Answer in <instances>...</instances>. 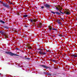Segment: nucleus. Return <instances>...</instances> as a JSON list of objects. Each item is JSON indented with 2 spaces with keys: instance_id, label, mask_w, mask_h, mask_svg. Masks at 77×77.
Listing matches in <instances>:
<instances>
[{
  "instance_id": "obj_29",
  "label": "nucleus",
  "mask_w": 77,
  "mask_h": 77,
  "mask_svg": "<svg viewBox=\"0 0 77 77\" xmlns=\"http://www.w3.org/2000/svg\"><path fill=\"white\" fill-rule=\"evenodd\" d=\"M6 36V38H8V36Z\"/></svg>"
},
{
  "instance_id": "obj_7",
  "label": "nucleus",
  "mask_w": 77,
  "mask_h": 77,
  "mask_svg": "<svg viewBox=\"0 0 77 77\" xmlns=\"http://www.w3.org/2000/svg\"><path fill=\"white\" fill-rule=\"evenodd\" d=\"M66 14L67 15H69L70 14V12H68V11H66Z\"/></svg>"
},
{
  "instance_id": "obj_17",
  "label": "nucleus",
  "mask_w": 77,
  "mask_h": 77,
  "mask_svg": "<svg viewBox=\"0 0 77 77\" xmlns=\"http://www.w3.org/2000/svg\"><path fill=\"white\" fill-rule=\"evenodd\" d=\"M51 12V13H52L53 14H55V13L53 12V11H52V12Z\"/></svg>"
},
{
  "instance_id": "obj_1",
  "label": "nucleus",
  "mask_w": 77,
  "mask_h": 77,
  "mask_svg": "<svg viewBox=\"0 0 77 77\" xmlns=\"http://www.w3.org/2000/svg\"><path fill=\"white\" fill-rule=\"evenodd\" d=\"M8 54H10V55H11V56H18V55L16 54L12 53L11 52H8Z\"/></svg>"
},
{
  "instance_id": "obj_25",
  "label": "nucleus",
  "mask_w": 77,
  "mask_h": 77,
  "mask_svg": "<svg viewBox=\"0 0 77 77\" xmlns=\"http://www.w3.org/2000/svg\"><path fill=\"white\" fill-rule=\"evenodd\" d=\"M46 51H47V52H48L49 51V50L47 51L46 50Z\"/></svg>"
},
{
  "instance_id": "obj_4",
  "label": "nucleus",
  "mask_w": 77,
  "mask_h": 77,
  "mask_svg": "<svg viewBox=\"0 0 77 77\" xmlns=\"http://www.w3.org/2000/svg\"><path fill=\"white\" fill-rule=\"evenodd\" d=\"M44 6H45V7H46V8H50V5L47 4H45Z\"/></svg>"
},
{
  "instance_id": "obj_5",
  "label": "nucleus",
  "mask_w": 77,
  "mask_h": 77,
  "mask_svg": "<svg viewBox=\"0 0 77 77\" xmlns=\"http://www.w3.org/2000/svg\"><path fill=\"white\" fill-rule=\"evenodd\" d=\"M3 6L6 7V8H9V6L8 5H7L6 3H3Z\"/></svg>"
},
{
  "instance_id": "obj_23",
  "label": "nucleus",
  "mask_w": 77,
  "mask_h": 77,
  "mask_svg": "<svg viewBox=\"0 0 77 77\" xmlns=\"http://www.w3.org/2000/svg\"><path fill=\"white\" fill-rule=\"evenodd\" d=\"M44 6H42L41 7V8H42V9H44Z\"/></svg>"
},
{
  "instance_id": "obj_2",
  "label": "nucleus",
  "mask_w": 77,
  "mask_h": 77,
  "mask_svg": "<svg viewBox=\"0 0 77 77\" xmlns=\"http://www.w3.org/2000/svg\"><path fill=\"white\" fill-rule=\"evenodd\" d=\"M56 9L57 11H59V10H62V8L60 7V6L58 5L57 7H56Z\"/></svg>"
},
{
  "instance_id": "obj_8",
  "label": "nucleus",
  "mask_w": 77,
  "mask_h": 77,
  "mask_svg": "<svg viewBox=\"0 0 77 77\" xmlns=\"http://www.w3.org/2000/svg\"><path fill=\"white\" fill-rule=\"evenodd\" d=\"M42 66L43 67V68H47V66H45L42 65Z\"/></svg>"
},
{
  "instance_id": "obj_30",
  "label": "nucleus",
  "mask_w": 77,
  "mask_h": 77,
  "mask_svg": "<svg viewBox=\"0 0 77 77\" xmlns=\"http://www.w3.org/2000/svg\"><path fill=\"white\" fill-rule=\"evenodd\" d=\"M0 75H1V73H0Z\"/></svg>"
},
{
  "instance_id": "obj_24",
  "label": "nucleus",
  "mask_w": 77,
  "mask_h": 77,
  "mask_svg": "<svg viewBox=\"0 0 77 77\" xmlns=\"http://www.w3.org/2000/svg\"><path fill=\"white\" fill-rule=\"evenodd\" d=\"M61 19H62V20H63V21H62V22H63V19L62 18H61Z\"/></svg>"
},
{
  "instance_id": "obj_16",
  "label": "nucleus",
  "mask_w": 77,
  "mask_h": 77,
  "mask_svg": "<svg viewBox=\"0 0 77 77\" xmlns=\"http://www.w3.org/2000/svg\"><path fill=\"white\" fill-rule=\"evenodd\" d=\"M0 32L1 33L2 35H3V33H4V32Z\"/></svg>"
},
{
  "instance_id": "obj_19",
  "label": "nucleus",
  "mask_w": 77,
  "mask_h": 77,
  "mask_svg": "<svg viewBox=\"0 0 77 77\" xmlns=\"http://www.w3.org/2000/svg\"><path fill=\"white\" fill-rule=\"evenodd\" d=\"M60 22V20H57V22L58 23H59Z\"/></svg>"
},
{
  "instance_id": "obj_27",
  "label": "nucleus",
  "mask_w": 77,
  "mask_h": 77,
  "mask_svg": "<svg viewBox=\"0 0 77 77\" xmlns=\"http://www.w3.org/2000/svg\"><path fill=\"white\" fill-rule=\"evenodd\" d=\"M27 59H28V60H29V59H30V58H27Z\"/></svg>"
},
{
  "instance_id": "obj_15",
  "label": "nucleus",
  "mask_w": 77,
  "mask_h": 77,
  "mask_svg": "<svg viewBox=\"0 0 77 77\" xmlns=\"http://www.w3.org/2000/svg\"><path fill=\"white\" fill-rule=\"evenodd\" d=\"M59 11H60V13H61V14H63V13L62 12V11H61L60 10H59Z\"/></svg>"
},
{
  "instance_id": "obj_11",
  "label": "nucleus",
  "mask_w": 77,
  "mask_h": 77,
  "mask_svg": "<svg viewBox=\"0 0 77 77\" xmlns=\"http://www.w3.org/2000/svg\"><path fill=\"white\" fill-rule=\"evenodd\" d=\"M56 14H57V15H60V13H59L58 12H55Z\"/></svg>"
},
{
  "instance_id": "obj_6",
  "label": "nucleus",
  "mask_w": 77,
  "mask_h": 77,
  "mask_svg": "<svg viewBox=\"0 0 77 77\" xmlns=\"http://www.w3.org/2000/svg\"><path fill=\"white\" fill-rule=\"evenodd\" d=\"M38 26H38V27L41 28L42 27L41 26H42V23H39L38 24Z\"/></svg>"
},
{
  "instance_id": "obj_26",
  "label": "nucleus",
  "mask_w": 77,
  "mask_h": 77,
  "mask_svg": "<svg viewBox=\"0 0 77 77\" xmlns=\"http://www.w3.org/2000/svg\"><path fill=\"white\" fill-rule=\"evenodd\" d=\"M38 50H40V51H41V49H38Z\"/></svg>"
},
{
  "instance_id": "obj_18",
  "label": "nucleus",
  "mask_w": 77,
  "mask_h": 77,
  "mask_svg": "<svg viewBox=\"0 0 77 77\" xmlns=\"http://www.w3.org/2000/svg\"><path fill=\"white\" fill-rule=\"evenodd\" d=\"M28 48H29V49H31V48H32V47L29 46L28 47Z\"/></svg>"
},
{
  "instance_id": "obj_12",
  "label": "nucleus",
  "mask_w": 77,
  "mask_h": 77,
  "mask_svg": "<svg viewBox=\"0 0 77 77\" xmlns=\"http://www.w3.org/2000/svg\"><path fill=\"white\" fill-rule=\"evenodd\" d=\"M36 21H37V19H34L33 20V21L34 22V23H35Z\"/></svg>"
},
{
  "instance_id": "obj_21",
  "label": "nucleus",
  "mask_w": 77,
  "mask_h": 77,
  "mask_svg": "<svg viewBox=\"0 0 77 77\" xmlns=\"http://www.w3.org/2000/svg\"><path fill=\"white\" fill-rule=\"evenodd\" d=\"M30 20V22H31L32 23L33 22V20Z\"/></svg>"
},
{
  "instance_id": "obj_28",
  "label": "nucleus",
  "mask_w": 77,
  "mask_h": 77,
  "mask_svg": "<svg viewBox=\"0 0 77 77\" xmlns=\"http://www.w3.org/2000/svg\"><path fill=\"white\" fill-rule=\"evenodd\" d=\"M16 50H18V49L17 48H16Z\"/></svg>"
},
{
  "instance_id": "obj_9",
  "label": "nucleus",
  "mask_w": 77,
  "mask_h": 77,
  "mask_svg": "<svg viewBox=\"0 0 77 77\" xmlns=\"http://www.w3.org/2000/svg\"><path fill=\"white\" fill-rule=\"evenodd\" d=\"M72 56H73L74 57H77V55L73 54L72 55Z\"/></svg>"
},
{
  "instance_id": "obj_31",
  "label": "nucleus",
  "mask_w": 77,
  "mask_h": 77,
  "mask_svg": "<svg viewBox=\"0 0 77 77\" xmlns=\"http://www.w3.org/2000/svg\"><path fill=\"white\" fill-rule=\"evenodd\" d=\"M6 28H8V27H7Z\"/></svg>"
},
{
  "instance_id": "obj_3",
  "label": "nucleus",
  "mask_w": 77,
  "mask_h": 77,
  "mask_svg": "<svg viewBox=\"0 0 77 77\" xmlns=\"http://www.w3.org/2000/svg\"><path fill=\"white\" fill-rule=\"evenodd\" d=\"M38 53L41 54H43L44 55H45L46 54V53H45L44 52H42L41 51H39L38 52Z\"/></svg>"
},
{
  "instance_id": "obj_10",
  "label": "nucleus",
  "mask_w": 77,
  "mask_h": 77,
  "mask_svg": "<svg viewBox=\"0 0 77 77\" xmlns=\"http://www.w3.org/2000/svg\"><path fill=\"white\" fill-rule=\"evenodd\" d=\"M0 22H1V23H3V24H5V22L3 21V20H1L0 21Z\"/></svg>"
},
{
  "instance_id": "obj_22",
  "label": "nucleus",
  "mask_w": 77,
  "mask_h": 77,
  "mask_svg": "<svg viewBox=\"0 0 77 77\" xmlns=\"http://www.w3.org/2000/svg\"><path fill=\"white\" fill-rule=\"evenodd\" d=\"M52 30H57V29H56L55 28H54L52 29Z\"/></svg>"
},
{
  "instance_id": "obj_14",
  "label": "nucleus",
  "mask_w": 77,
  "mask_h": 77,
  "mask_svg": "<svg viewBox=\"0 0 77 77\" xmlns=\"http://www.w3.org/2000/svg\"><path fill=\"white\" fill-rule=\"evenodd\" d=\"M49 28L50 30H51L52 29L51 27V26H49Z\"/></svg>"
},
{
  "instance_id": "obj_20",
  "label": "nucleus",
  "mask_w": 77,
  "mask_h": 77,
  "mask_svg": "<svg viewBox=\"0 0 77 77\" xmlns=\"http://www.w3.org/2000/svg\"><path fill=\"white\" fill-rule=\"evenodd\" d=\"M58 24H62V23H61V22H59L58 23Z\"/></svg>"
},
{
  "instance_id": "obj_13",
  "label": "nucleus",
  "mask_w": 77,
  "mask_h": 77,
  "mask_svg": "<svg viewBox=\"0 0 77 77\" xmlns=\"http://www.w3.org/2000/svg\"><path fill=\"white\" fill-rule=\"evenodd\" d=\"M28 15H23V17H27Z\"/></svg>"
}]
</instances>
